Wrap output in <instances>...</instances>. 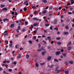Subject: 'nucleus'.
<instances>
[{
    "label": "nucleus",
    "instance_id": "412c9836",
    "mask_svg": "<svg viewBox=\"0 0 74 74\" xmlns=\"http://www.w3.org/2000/svg\"><path fill=\"white\" fill-rule=\"evenodd\" d=\"M54 61H55V62H59V61L57 59H54Z\"/></svg>",
    "mask_w": 74,
    "mask_h": 74
},
{
    "label": "nucleus",
    "instance_id": "4468645a",
    "mask_svg": "<svg viewBox=\"0 0 74 74\" xmlns=\"http://www.w3.org/2000/svg\"><path fill=\"white\" fill-rule=\"evenodd\" d=\"M19 55L17 56V59H19V58H21V55H20V54H19Z\"/></svg>",
    "mask_w": 74,
    "mask_h": 74
},
{
    "label": "nucleus",
    "instance_id": "58836bf2",
    "mask_svg": "<svg viewBox=\"0 0 74 74\" xmlns=\"http://www.w3.org/2000/svg\"><path fill=\"white\" fill-rule=\"evenodd\" d=\"M36 66L37 67H38V64L37 63H36Z\"/></svg>",
    "mask_w": 74,
    "mask_h": 74
},
{
    "label": "nucleus",
    "instance_id": "2eb2a0df",
    "mask_svg": "<svg viewBox=\"0 0 74 74\" xmlns=\"http://www.w3.org/2000/svg\"><path fill=\"white\" fill-rule=\"evenodd\" d=\"M28 3V0H26L24 3V4H25L26 3Z\"/></svg>",
    "mask_w": 74,
    "mask_h": 74
},
{
    "label": "nucleus",
    "instance_id": "4be33fe9",
    "mask_svg": "<svg viewBox=\"0 0 74 74\" xmlns=\"http://www.w3.org/2000/svg\"><path fill=\"white\" fill-rule=\"evenodd\" d=\"M69 63L70 64H73V61H71L69 62Z\"/></svg>",
    "mask_w": 74,
    "mask_h": 74
},
{
    "label": "nucleus",
    "instance_id": "f8f14e48",
    "mask_svg": "<svg viewBox=\"0 0 74 74\" xmlns=\"http://www.w3.org/2000/svg\"><path fill=\"white\" fill-rule=\"evenodd\" d=\"M74 0H71V4H74Z\"/></svg>",
    "mask_w": 74,
    "mask_h": 74
},
{
    "label": "nucleus",
    "instance_id": "5701e85b",
    "mask_svg": "<svg viewBox=\"0 0 74 74\" xmlns=\"http://www.w3.org/2000/svg\"><path fill=\"white\" fill-rule=\"evenodd\" d=\"M43 1L44 3H47V1L46 0H44V1Z\"/></svg>",
    "mask_w": 74,
    "mask_h": 74
},
{
    "label": "nucleus",
    "instance_id": "423d86ee",
    "mask_svg": "<svg viewBox=\"0 0 74 74\" xmlns=\"http://www.w3.org/2000/svg\"><path fill=\"white\" fill-rule=\"evenodd\" d=\"M33 20H36V21H38V20H39V18L37 19V18L35 17L34 18H33Z\"/></svg>",
    "mask_w": 74,
    "mask_h": 74
},
{
    "label": "nucleus",
    "instance_id": "6e6552de",
    "mask_svg": "<svg viewBox=\"0 0 74 74\" xmlns=\"http://www.w3.org/2000/svg\"><path fill=\"white\" fill-rule=\"evenodd\" d=\"M64 73L66 74H68L69 73V71L68 70L65 71Z\"/></svg>",
    "mask_w": 74,
    "mask_h": 74
},
{
    "label": "nucleus",
    "instance_id": "39448f33",
    "mask_svg": "<svg viewBox=\"0 0 74 74\" xmlns=\"http://www.w3.org/2000/svg\"><path fill=\"white\" fill-rule=\"evenodd\" d=\"M47 52V51H45L43 52H42V55H44V54L45 53Z\"/></svg>",
    "mask_w": 74,
    "mask_h": 74
},
{
    "label": "nucleus",
    "instance_id": "dca6fc26",
    "mask_svg": "<svg viewBox=\"0 0 74 74\" xmlns=\"http://www.w3.org/2000/svg\"><path fill=\"white\" fill-rule=\"evenodd\" d=\"M0 7L1 8H3V7H5V5H0Z\"/></svg>",
    "mask_w": 74,
    "mask_h": 74
},
{
    "label": "nucleus",
    "instance_id": "473e14b6",
    "mask_svg": "<svg viewBox=\"0 0 74 74\" xmlns=\"http://www.w3.org/2000/svg\"><path fill=\"white\" fill-rule=\"evenodd\" d=\"M28 42H29V43H30V44H32V43H33V42H32V40H29Z\"/></svg>",
    "mask_w": 74,
    "mask_h": 74
},
{
    "label": "nucleus",
    "instance_id": "69168bd1",
    "mask_svg": "<svg viewBox=\"0 0 74 74\" xmlns=\"http://www.w3.org/2000/svg\"><path fill=\"white\" fill-rule=\"evenodd\" d=\"M38 46H39V48H40L41 47V45L40 44H38Z\"/></svg>",
    "mask_w": 74,
    "mask_h": 74
},
{
    "label": "nucleus",
    "instance_id": "e2e57ef3",
    "mask_svg": "<svg viewBox=\"0 0 74 74\" xmlns=\"http://www.w3.org/2000/svg\"><path fill=\"white\" fill-rule=\"evenodd\" d=\"M50 30H52V26H51L50 28Z\"/></svg>",
    "mask_w": 74,
    "mask_h": 74
},
{
    "label": "nucleus",
    "instance_id": "6ab92c4d",
    "mask_svg": "<svg viewBox=\"0 0 74 74\" xmlns=\"http://www.w3.org/2000/svg\"><path fill=\"white\" fill-rule=\"evenodd\" d=\"M69 34V33L67 32H64V34Z\"/></svg>",
    "mask_w": 74,
    "mask_h": 74
},
{
    "label": "nucleus",
    "instance_id": "603ef678",
    "mask_svg": "<svg viewBox=\"0 0 74 74\" xmlns=\"http://www.w3.org/2000/svg\"><path fill=\"white\" fill-rule=\"evenodd\" d=\"M33 25L34 26H37V23H34Z\"/></svg>",
    "mask_w": 74,
    "mask_h": 74
},
{
    "label": "nucleus",
    "instance_id": "49530a36",
    "mask_svg": "<svg viewBox=\"0 0 74 74\" xmlns=\"http://www.w3.org/2000/svg\"><path fill=\"white\" fill-rule=\"evenodd\" d=\"M70 19H67V22H70Z\"/></svg>",
    "mask_w": 74,
    "mask_h": 74
},
{
    "label": "nucleus",
    "instance_id": "20e7f679",
    "mask_svg": "<svg viewBox=\"0 0 74 74\" xmlns=\"http://www.w3.org/2000/svg\"><path fill=\"white\" fill-rule=\"evenodd\" d=\"M52 58V57L51 56H49L47 58V60H50L51 59V58Z\"/></svg>",
    "mask_w": 74,
    "mask_h": 74
},
{
    "label": "nucleus",
    "instance_id": "8fccbe9b",
    "mask_svg": "<svg viewBox=\"0 0 74 74\" xmlns=\"http://www.w3.org/2000/svg\"><path fill=\"white\" fill-rule=\"evenodd\" d=\"M48 8H49V6H47L46 8H45V9L46 10H47V9H48Z\"/></svg>",
    "mask_w": 74,
    "mask_h": 74
},
{
    "label": "nucleus",
    "instance_id": "1a4fd4ad",
    "mask_svg": "<svg viewBox=\"0 0 74 74\" xmlns=\"http://www.w3.org/2000/svg\"><path fill=\"white\" fill-rule=\"evenodd\" d=\"M14 26H15L14 24H12L10 25V27L12 28L14 27Z\"/></svg>",
    "mask_w": 74,
    "mask_h": 74
},
{
    "label": "nucleus",
    "instance_id": "f257e3e1",
    "mask_svg": "<svg viewBox=\"0 0 74 74\" xmlns=\"http://www.w3.org/2000/svg\"><path fill=\"white\" fill-rule=\"evenodd\" d=\"M61 52L60 51H57L56 52V55H60V53Z\"/></svg>",
    "mask_w": 74,
    "mask_h": 74
},
{
    "label": "nucleus",
    "instance_id": "e433bc0d",
    "mask_svg": "<svg viewBox=\"0 0 74 74\" xmlns=\"http://www.w3.org/2000/svg\"><path fill=\"white\" fill-rule=\"evenodd\" d=\"M20 29H21V26H18V27L17 29L18 30H20Z\"/></svg>",
    "mask_w": 74,
    "mask_h": 74
},
{
    "label": "nucleus",
    "instance_id": "79ce46f5",
    "mask_svg": "<svg viewBox=\"0 0 74 74\" xmlns=\"http://www.w3.org/2000/svg\"><path fill=\"white\" fill-rule=\"evenodd\" d=\"M25 25H27L28 24V22L27 21H25Z\"/></svg>",
    "mask_w": 74,
    "mask_h": 74
},
{
    "label": "nucleus",
    "instance_id": "9d476101",
    "mask_svg": "<svg viewBox=\"0 0 74 74\" xmlns=\"http://www.w3.org/2000/svg\"><path fill=\"white\" fill-rule=\"evenodd\" d=\"M72 48L71 47H68V50L70 51V50H71V49Z\"/></svg>",
    "mask_w": 74,
    "mask_h": 74
},
{
    "label": "nucleus",
    "instance_id": "0eeeda50",
    "mask_svg": "<svg viewBox=\"0 0 74 74\" xmlns=\"http://www.w3.org/2000/svg\"><path fill=\"white\" fill-rule=\"evenodd\" d=\"M57 22H58V20L56 19L54 20V24H56L57 23Z\"/></svg>",
    "mask_w": 74,
    "mask_h": 74
},
{
    "label": "nucleus",
    "instance_id": "c756f323",
    "mask_svg": "<svg viewBox=\"0 0 74 74\" xmlns=\"http://www.w3.org/2000/svg\"><path fill=\"white\" fill-rule=\"evenodd\" d=\"M45 26H47V27L49 26V24H48V23L45 24Z\"/></svg>",
    "mask_w": 74,
    "mask_h": 74
},
{
    "label": "nucleus",
    "instance_id": "5fc2aeb1",
    "mask_svg": "<svg viewBox=\"0 0 74 74\" xmlns=\"http://www.w3.org/2000/svg\"><path fill=\"white\" fill-rule=\"evenodd\" d=\"M68 44L70 45L71 44V42L70 41L68 43Z\"/></svg>",
    "mask_w": 74,
    "mask_h": 74
},
{
    "label": "nucleus",
    "instance_id": "cd10ccee",
    "mask_svg": "<svg viewBox=\"0 0 74 74\" xmlns=\"http://www.w3.org/2000/svg\"><path fill=\"white\" fill-rule=\"evenodd\" d=\"M57 44L58 45H61L62 44V42H58L57 43Z\"/></svg>",
    "mask_w": 74,
    "mask_h": 74
},
{
    "label": "nucleus",
    "instance_id": "7c9ffc66",
    "mask_svg": "<svg viewBox=\"0 0 74 74\" xmlns=\"http://www.w3.org/2000/svg\"><path fill=\"white\" fill-rule=\"evenodd\" d=\"M59 66H57V68L55 70V71H57V70H58V68H59Z\"/></svg>",
    "mask_w": 74,
    "mask_h": 74
},
{
    "label": "nucleus",
    "instance_id": "c85d7f7f",
    "mask_svg": "<svg viewBox=\"0 0 74 74\" xmlns=\"http://www.w3.org/2000/svg\"><path fill=\"white\" fill-rule=\"evenodd\" d=\"M60 39H61V38L59 37L56 38V39L57 40H60Z\"/></svg>",
    "mask_w": 74,
    "mask_h": 74
},
{
    "label": "nucleus",
    "instance_id": "a878e982",
    "mask_svg": "<svg viewBox=\"0 0 74 74\" xmlns=\"http://www.w3.org/2000/svg\"><path fill=\"white\" fill-rule=\"evenodd\" d=\"M47 38L49 40H51V37L50 36L48 37Z\"/></svg>",
    "mask_w": 74,
    "mask_h": 74
},
{
    "label": "nucleus",
    "instance_id": "a18cd8bd",
    "mask_svg": "<svg viewBox=\"0 0 74 74\" xmlns=\"http://www.w3.org/2000/svg\"><path fill=\"white\" fill-rule=\"evenodd\" d=\"M37 30H35L34 31V33H35V34H36L37 33Z\"/></svg>",
    "mask_w": 74,
    "mask_h": 74
},
{
    "label": "nucleus",
    "instance_id": "338daca9",
    "mask_svg": "<svg viewBox=\"0 0 74 74\" xmlns=\"http://www.w3.org/2000/svg\"><path fill=\"white\" fill-rule=\"evenodd\" d=\"M32 8H36V6H32Z\"/></svg>",
    "mask_w": 74,
    "mask_h": 74
},
{
    "label": "nucleus",
    "instance_id": "4c0bfd02",
    "mask_svg": "<svg viewBox=\"0 0 74 74\" xmlns=\"http://www.w3.org/2000/svg\"><path fill=\"white\" fill-rule=\"evenodd\" d=\"M5 43H7V44H8V41L7 40H5Z\"/></svg>",
    "mask_w": 74,
    "mask_h": 74
},
{
    "label": "nucleus",
    "instance_id": "ea45409f",
    "mask_svg": "<svg viewBox=\"0 0 74 74\" xmlns=\"http://www.w3.org/2000/svg\"><path fill=\"white\" fill-rule=\"evenodd\" d=\"M16 48H19V45H17L16 46Z\"/></svg>",
    "mask_w": 74,
    "mask_h": 74
},
{
    "label": "nucleus",
    "instance_id": "393cba45",
    "mask_svg": "<svg viewBox=\"0 0 74 74\" xmlns=\"http://www.w3.org/2000/svg\"><path fill=\"white\" fill-rule=\"evenodd\" d=\"M36 38H37V37H36V36H35L33 37V40H36Z\"/></svg>",
    "mask_w": 74,
    "mask_h": 74
},
{
    "label": "nucleus",
    "instance_id": "774afa93",
    "mask_svg": "<svg viewBox=\"0 0 74 74\" xmlns=\"http://www.w3.org/2000/svg\"><path fill=\"white\" fill-rule=\"evenodd\" d=\"M19 74H22V72L20 71L19 72Z\"/></svg>",
    "mask_w": 74,
    "mask_h": 74
},
{
    "label": "nucleus",
    "instance_id": "ddd939ff",
    "mask_svg": "<svg viewBox=\"0 0 74 74\" xmlns=\"http://www.w3.org/2000/svg\"><path fill=\"white\" fill-rule=\"evenodd\" d=\"M47 12V11L46 10H44V11L42 12L43 14H45V13Z\"/></svg>",
    "mask_w": 74,
    "mask_h": 74
},
{
    "label": "nucleus",
    "instance_id": "f704fd0d",
    "mask_svg": "<svg viewBox=\"0 0 74 74\" xmlns=\"http://www.w3.org/2000/svg\"><path fill=\"white\" fill-rule=\"evenodd\" d=\"M26 30L25 29H22V32H25Z\"/></svg>",
    "mask_w": 74,
    "mask_h": 74
},
{
    "label": "nucleus",
    "instance_id": "4d7b16f0",
    "mask_svg": "<svg viewBox=\"0 0 74 74\" xmlns=\"http://www.w3.org/2000/svg\"><path fill=\"white\" fill-rule=\"evenodd\" d=\"M5 66L6 67L7 69V68H8V66L7 64H5Z\"/></svg>",
    "mask_w": 74,
    "mask_h": 74
},
{
    "label": "nucleus",
    "instance_id": "9b49d317",
    "mask_svg": "<svg viewBox=\"0 0 74 74\" xmlns=\"http://www.w3.org/2000/svg\"><path fill=\"white\" fill-rule=\"evenodd\" d=\"M44 46L42 47L41 48V50H43L44 51H45V49H44Z\"/></svg>",
    "mask_w": 74,
    "mask_h": 74
},
{
    "label": "nucleus",
    "instance_id": "13d9d810",
    "mask_svg": "<svg viewBox=\"0 0 74 74\" xmlns=\"http://www.w3.org/2000/svg\"><path fill=\"white\" fill-rule=\"evenodd\" d=\"M41 51V49H39L37 50L38 52H39L40 51Z\"/></svg>",
    "mask_w": 74,
    "mask_h": 74
},
{
    "label": "nucleus",
    "instance_id": "37998d69",
    "mask_svg": "<svg viewBox=\"0 0 74 74\" xmlns=\"http://www.w3.org/2000/svg\"><path fill=\"white\" fill-rule=\"evenodd\" d=\"M8 33H6V34H5L4 35V37H5V36H8Z\"/></svg>",
    "mask_w": 74,
    "mask_h": 74
},
{
    "label": "nucleus",
    "instance_id": "b1692460",
    "mask_svg": "<svg viewBox=\"0 0 74 74\" xmlns=\"http://www.w3.org/2000/svg\"><path fill=\"white\" fill-rule=\"evenodd\" d=\"M42 42H44L45 44H43V45H45V44H47V42H46V41H45V40H42Z\"/></svg>",
    "mask_w": 74,
    "mask_h": 74
},
{
    "label": "nucleus",
    "instance_id": "c03bdc74",
    "mask_svg": "<svg viewBox=\"0 0 74 74\" xmlns=\"http://www.w3.org/2000/svg\"><path fill=\"white\" fill-rule=\"evenodd\" d=\"M54 30H57V31H58V28H54Z\"/></svg>",
    "mask_w": 74,
    "mask_h": 74
},
{
    "label": "nucleus",
    "instance_id": "6e6d98bb",
    "mask_svg": "<svg viewBox=\"0 0 74 74\" xmlns=\"http://www.w3.org/2000/svg\"><path fill=\"white\" fill-rule=\"evenodd\" d=\"M15 15H18V13L17 12H15L14 14Z\"/></svg>",
    "mask_w": 74,
    "mask_h": 74
},
{
    "label": "nucleus",
    "instance_id": "72a5a7b5",
    "mask_svg": "<svg viewBox=\"0 0 74 74\" xmlns=\"http://www.w3.org/2000/svg\"><path fill=\"white\" fill-rule=\"evenodd\" d=\"M26 57H27V59H28V58H29V56L28 55V54H27L26 56Z\"/></svg>",
    "mask_w": 74,
    "mask_h": 74
},
{
    "label": "nucleus",
    "instance_id": "f3484780",
    "mask_svg": "<svg viewBox=\"0 0 74 74\" xmlns=\"http://www.w3.org/2000/svg\"><path fill=\"white\" fill-rule=\"evenodd\" d=\"M8 71L9 72H12V69H9Z\"/></svg>",
    "mask_w": 74,
    "mask_h": 74
},
{
    "label": "nucleus",
    "instance_id": "0e129e2a",
    "mask_svg": "<svg viewBox=\"0 0 74 74\" xmlns=\"http://www.w3.org/2000/svg\"><path fill=\"white\" fill-rule=\"evenodd\" d=\"M68 14H72V13H71V12H68Z\"/></svg>",
    "mask_w": 74,
    "mask_h": 74
},
{
    "label": "nucleus",
    "instance_id": "bb28decb",
    "mask_svg": "<svg viewBox=\"0 0 74 74\" xmlns=\"http://www.w3.org/2000/svg\"><path fill=\"white\" fill-rule=\"evenodd\" d=\"M65 29H69V27L67 25V26H66V27H65Z\"/></svg>",
    "mask_w": 74,
    "mask_h": 74
},
{
    "label": "nucleus",
    "instance_id": "864d4df0",
    "mask_svg": "<svg viewBox=\"0 0 74 74\" xmlns=\"http://www.w3.org/2000/svg\"><path fill=\"white\" fill-rule=\"evenodd\" d=\"M73 9V8H71L70 9V11H72Z\"/></svg>",
    "mask_w": 74,
    "mask_h": 74
},
{
    "label": "nucleus",
    "instance_id": "a211bd4d",
    "mask_svg": "<svg viewBox=\"0 0 74 74\" xmlns=\"http://www.w3.org/2000/svg\"><path fill=\"white\" fill-rule=\"evenodd\" d=\"M66 53H65V54L64 53H63L62 54V55H63V56H64V57H66Z\"/></svg>",
    "mask_w": 74,
    "mask_h": 74
},
{
    "label": "nucleus",
    "instance_id": "09e8293b",
    "mask_svg": "<svg viewBox=\"0 0 74 74\" xmlns=\"http://www.w3.org/2000/svg\"><path fill=\"white\" fill-rule=\"evenodd\" d=\"M44 64H45V63L44 62L43 63H40V65H41V66H42V65H44Z\"/></svg>",
    "mask_w": 74,
    "mask_h": 74
},
{
    "label": "nucleus",
    "instance_id": "3c124183",
    "mask_svg": "<svg viewBox=\"0 0 74 74\" xmlns=\"http://www.w3.org/2000/svg\"><path fill=\"white\" fill-rule=\"evenodd\" d=\"M64 64H68V62L67 61H65V62H64Z\"/></svg>",
    "mask_w": 74,
    "mask_h": 74
},
{
    "label": "nucleus",
    "instance_id": "bf43d9fd",
    "mask_svg": "<svg viewBox=\"0 0 74 74\" xmlns=\"http://www.w3.org/2000/svg\"><path fill=\"white\" fill-rule=\"evenodd\" d=\"M12 44H10V47H12Z\"/></svg>",
    "mask_w": 74,
    "mask_h": 74
},
{
    "label": "nucleus",
    "instance_id": "c9c22d12",
    "mask_svg": "<svg viewBox=\"0 0 74 74\" xmlns=\"http://www.w3.org/2000/svg\"><path fill=\"white\" fill-rule=\"evenodd\" d=\"M21 20H19V23L18 24L19 25H21Z\"/></svg>",
    "mask_w": 74,
    "mask_h": 74
},
{
    "label": "nucleus",
    "instance_id": "de8ad7c7",
    "mask_svg": "<svg viewBox=\"0 0 74 74\" xmlns=\"http://www.w3.org/2000/svg\"><path fill=\"white\" fill-rule=\"evenodd\" d=\"M53 14H49V16H52V15Z\"/></svg>",
    "mask_w": 74,
    "mask_h": 74
},
{
    "label": "nucleus",
    "instance_id": "052dcab7",
    "mask_svg": "<svg viewBox=\"0 0 74 74\" xmlns=\"http://www.w3.org/2000/svg\"><path fill=\"white\" fill-rule=\"evenodd\" d=\"M53 66H54V65H53L50 67V68H52V67H53Z\"/></svg>",
    "mask_w": 74,
    "mask_h": 74
},
{
    "label": "nucleus",
    "instance_id": "2f4dec72",
    "mask_svg": "<svg viewBox=\"0 0 74 74\" xmlns=\"http://www.w3.org/2000/svg\"><path fill=\"white\" fill-rule=\"evenodd\" d=\"M27 10V8L25 7V8H24V10L25 11H26Z\"/></svg>",
    "mask_w": 74,
    "mask_h": 74
},
{
    "label": "nucleus",
    "instance_id": "7ed1b4c3",
    "mask_svg": "<svg viewBox=\"0 0 74 74\" xmlns=\"http://www.w3.org/2000/svg\"><path fill=\"white\" fill-rule=\"evenodd\" d=\"M2 10L3 11H7L8 10V9L6 8H4L2 9Z\"/></svg>",
    "mask_w": 74,
    "mask_h": 74
},
{
    "label": "nucleus",
    "instance_id": "aec40b11",
    "mask_svg": "<svg viewBox=\"0 0 74 74\" xmlns=\"http://www.w3.org/2000/svg\"><path fill=\"white\" fill-rule=\"evenodd\" d=\"M34 27L33 26V25H31V26L30 27H29V29H33Z\"/></svg>",
    "mask_w": 74,
    "mask_h": 74
},
{
    "label": "nucleus",
    "instance_id": "a19ab883",
    "mask_svg": "<svg viewBox=\"0 0 74 74\" xmlns=\"http://www.w3.org/2000/svg\"><path fill=\"white\" fill-rule=\"evenodd\" d=\"M13 64H16V62H14L12 63Z\"/></svg>",
    "mask_w": 74,
    "mask_h": 74
},
{
    "label": "nucleus",
    "instance_id": "680f3d73",
    "mask_svg": "<svg viewBox=\"0 0 74 74\" xmlns=\"http://www.w3.org/2000/svg\"><path fill=\"white\" fill-rule=\"evenodd\" d=\"M62 11H65V10H66V9L65 8H63L62 9Z\"/></svg>",
    "mask_w": 74,
    "mask_h": 74
},
{
    "label": "nucleus",
    "instance_id": "f03ea898",
    "mask_svg": "<svg viewBox=\"0 0 74 74\" xmlns=\"http://www.w3.org/2000/svg\"><path fill=\"white\" fill-rule=\"evenodd\" d=\"M9 21V19H7V18H5L3 19V21L4 22H5V21Z\"/></svg>",
    "mask_w": 74,
    "mask_h": 74
}]
</instances>
